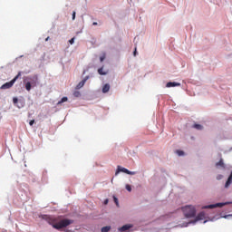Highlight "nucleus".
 Instances as JSON below:
<instances>
[{"label":"nucleus","instance_id":"nucleus-1","mask_svg":"<svg viewBox=\"0 0 232 232\" xmlns=\"http://www.w3.org/2000/svg\"><path fill=\"white\" fill-rule=\"evenodd\" d=\"M42 218L54 229H63V227H68V226L73 224V220L72 219H63L59 222V219L53 216L44 215Z\"/></svg>","mask_w":232,"mask_h":232},{"label":"nucleus","instance_id":"nucleus-2","mask_svg":"<svg viewBox=\"0 0 232 232\" xmlns=\"http://www.w3.org/2000/svg\"><path fill=\"white\" fill-rule=\"evenodd\" d=\"M182 211L186 218H193L197 215V209L192 205L183 207Z\"/></svg>","mask_w":232,"mask_h":232},{"label":"nucleus","instance_id":"nucleus-3","mask_svg":"<svg viewBox=\"0 0 232 232\" xmlns=\"http://www.w3.org/2000/svg\"><path fill=\"white\" fill-rule=\"evenodd\" d=\"M30 82H27L25 83V90L27 92H30L32 88H35L37 84L39 83V77L37 75L33 76L32 78H28Z\"/></svg>","mask_w":232,"mask_h":232},{"label":"nucleus","instance_id":"nucleus-4","mask_svg":"<svg viewBox=\"0 0 232 232\" xmlns=\"http://www.w3.org/2000/svg\"><path fill=\"white\" fill-rule=\"evenodd\" d=\"M20 77H21V72H19L17 73V75L13 80H11L8 82L4 83L1 86V90H10V88H12V86H14V84H15V81H17Z\"/></svg>","mask_w":232,"mask_h":232},{"label":"nucleus","instance_id":"nucleus-5","mask_svg":"<svg viewBox=\"0 0 232 232\" xmlns=\"http://www.w3.org/2000/svg\"><path fill=\"white\" fill-rule=\"evenodd\" d=\"M126 173L127 175H137L136 171H130L126 168H121V166H118V170L116 171L115 175H119V173Z\"/></svg>","mask_w":232,"mask_h":232},{"label":"nucleus","instance_id":"nucleus-6","mask_svg":"<svg viewBox=\"0 0 232 232\" xmlns=\"http://www.w3.org/2000/svg\"><path fill=\"white\" fill-rule=\"evenodd\" d=\"M227 203H216L212 205L203 206L201 209H214V208H224Z\"/></svg>","mask_w":232,"mask_h":232},{"label":"nucleus","instance_id":"nucleus-7","mask_svg":"<svg viewBox=\"0 0 232 232\" xmlns=\"http://www.w3.org/2000/svg\"><path fill=\"white\" fill-rule=\"evenodd\" d=\"M204 218H206V213L200 212L199 214H198L194 220H191L189 222V224H197L198 220H204Z\"/></svg>","mask_w":232,"mask_h":232},{"label":"nucleus","instance_id":"nucleus-8","mask_svg":"<svg viewBox=\"0 0 232 232\" xmlns=\"http://www.w3.org/2000/svg\"><path fill=\"white\" fill-rule=\"evenodd\" d=\"M216 168H222L223 169H226V164H224L223 159H220V160L216 163Z\"/></svg>","mask_w":232,"mask_h":232},{"label":"nucleus","instance_id":"nucleus-9","mask_svg":"<svg viewBox=\"0 0 232 232\" xmlns=\"http://www.w3.org/2000/svg\"><path fill=\"white\" fill-rule=\"evenodd\" d=\"M166 86L167 88H175V86H180V83L176 82H169Z\"/></svg>","mask_w":232,"mask_h":232},{"label":"nucleus","instance_id":"nucleus-10","mask_svg":"<svg viewBox=\"0 0 232 232\" xmlns=\"http://www.w3.org/2000/svg\"><path fill=\"white\" fill-rule=\"evenodd\" d=\"M131 227H133L132 225H124L119 228V231L121 232L128 231V229H131Z\"/></svg>","mask_w":232,"mask_h":232},{"label":"nucleus","instance_id":"nucleus-11","mask_svg":"<svg viewBox=\"0 0 232 232\" xmlns=\"http://www.w3.org/2000/svg\"><path fill=\"white\" fill-rule=\"evenodd\" d=\"M231 184H232V171L225 184V188H229V186H231Z\"/></svg>","mask_w":232,"mask_h":232},{"label":"nucleus","instance_id":"nucleus-12","mask_svg":"<svg viewBox=\"0 0 232 232\" xmlns=\"http://www.w3.org/2000/svg\"><path fill=\"white\" fill-rule=\"evenodd\" d=\"M110 92V83H106L102 87V93H108Z\"/></svg>","mask_w":232,"mask_h":232},{"label":"nucleus","instance_id":"nucleus-13","mask_svg":"<svg viewBox=\"0 0 232 232\" xmlns=\"http://www.w3.org/2000/svg\"><path fill=\"white\" fill-rule=\"evenodd\" d=\"M84 84H86V80H82V82H80L76 86V90H81V88H82Z\"/></svg>","mask_w":232,"mask_h":232},{"label":"nucleus","instance_id":"nucleus-14","mask_svg":"<svg viewBox=\"0 0 232 232\" xmlns=\"http://www.w3.org/2000/svg\"><path fill=\"white\" fill-rule=\"evenodd\" d=\"M98 73L100 75H107L108 72H104V68L101 67L100 69H98Z\"/></svg>","mask_w":232,"mask_h":232},{"label":"nucleus","instance_id":"nucleus-15","mask_svg":"<svg viewBox=\"0 0 232 232\" xmlns=\"http://www.w3.org/2000/svg\"><path fill=\"white\" fill-rule=\"evenodd\" d=\"M67 101H68V97L62 98L61 101H59L57 102V106H61V104H63V102H67Z\"/></svg>","mask_w":232,"mask_h":232},{"label":"nucleus","instance_id":"nucleus-16","mask_svg":"<svg viewBox=\"0 0 232 232\" xmlns=\"http://www.w3.org/2000/svg\"><path fill=\"white\" fill-rule=\"evenodd\" d=\"M192 127L195 128V130H204V127L202 125L197 123H195Z\"/></svg>","mask_w":232,"mask_h":232},{"label":"nucleus","instance_id":"nucleus-17","mask_svg":"<svg viewBox=\"0 0 232 232\" xmlns=\"http://www.w3.org/2000/svg\"><path fill=\"white\" fill-rule=\"evenodd\" d=\"M110 229H111V227L110 226L103 227H102V232H110Z\"/></svg>","mask_w":232,"mask_h":232},{"label":"nucleus","instance_id":"nucleus-18","mask_svg":"<svg viewBox=\"0 0 232 232\" xmlns=\"http://www.w3.org/2000/svg\"><path fill=\"white\" fill-rule=\"evenodd\" d=\"M73 95H74V97H81V92L75 91V92H73Z\"/></svg>","mask_w":232,"mask_h":232},{"label":"nucleus","instance_id":"nucleus-19","mask_svg":"<svg viewBox=\"0 0 232 232\" xmlns=\"http://www.w3.org/2000/svg\"><path fill=\"white\" fill-rule=\"evenodd\" d=\"M177 154L179 155V157H182V155H184V151L183 150H177Z\"/></svg>","mask_w":232,"mask_h":232},{"label":"nucleus","instance_id":"nucleus-20","mask_svg":"<svg viewBox=\"0 0 232 232\" xmlns=\"http://www.w3.org/2000/svg\"><path fill=\"white\" fill-rule=\"evenodd\" d=\"M13 102H14V104H17V102H19V99H17V98H13Z\"/></svg>","mask_w":232,"mask_h":232},{"label":"nucleus","instance_id":"nucleus-21","mask_svg":"<svg viewBox=\"0 0 232 232\" xmlns=\"http://www.w3.org/2000/svg\"><path fill=\"white\" fill-rule=\"evenodd\" d=\"M69 43H70V44H73V43H75V37L69 40Z\"/></svg>","mask_w":232,"mask_h":232},{"label":"nucleus","instance_id":"nucleus-22","mask_svg":"<svg viewBox=\"0 0 232 232\" xmlns=\"http://www.w3.org/2000/svg\"><path fill=\"white\" fill-rule=\"evenodd\" d=\"M125 188H126L127 191H131V186L126 185Z\"/></svg>","mask_w":232,"mask_h":232},{"label":"nucleus","instance_id":"nucleus-23","mask_svg":"<svg viewBox=\"0 0 232 232\" xmlns=\"http://www.w3.org/2000/svg\"><path fill=\"white\" fill-rule=\"evenodd\" d=\"M113 198H114V202H115L116 206H119V199L115 197H113Z\"/></svg>","mask_w":232,"mask_h":232},{"label":"nucleus","instance_id":"nucleus-24","mask_svg":"<svg viewBox=\"0 0 232 232\" xmlns=\"http://www.w3.org/2000/svg\"><path fill=\"white\" fill-rule=\"evenodd\" d=\"M34 123H35V120H31L29 122L30 126H34Z\"/></svg>","mask_w":232,"mask_h":232},{"label":"nucleus","instance_id":"nucleus-25","mask_svg":"<svg viewBox=\"0 0 232 232\" xmlns=\"http://www.w3.org/2000/svg\"><path fill=\"white\" fill-rule=\"evenodd\" d=\"M72 21H75V11L72 12Z\"/></svg>","mask_w":232,"mask_h":232},{"label":"nucleus","instance_id":"nucleus-26","mask_svg":"<svg viewBox=\"0 0 232 232\" xmlns=\"http://www.w3.org/2000/svg\"><path fill=\"white\" fill-rule=\"evenodd\" d=\"M104 59H106V57H105V56H102V57H100V61H101V63H102V61H104Z\"/></svg>","mask_w":232,"mask_h":232},{"label":"nucleus","instance_id":"nucleus-27","mask_svg":"<svg viewBox=\"0 0 232 232\" xmlns=\"http://www.w3.org/2000/svg\"><path fill=\"white\" fill-rule=\"evenodd\" d=\"M133 55H134V56L137 55V47H135V50H134V52H133Z\"/></svg>","mask_w":232,"mask_h":232},{"label":"nucleus","instance_id":"nucleus-28","mask_svg":"<svg viewBox=\"0 0 232 232\" xmlns=\"http://www.w3.org/2000/svg\"><path fill=\"white\" fill-rule=\"evenodd\" d=\"M220 179H222V175H218V176L217 177V179H218V180H220Z\"/></svg>","mask_w":232,"mask_h":232},{"label":"nucleus","instance_id":"nucleus-29","mask_svg":"<svg viewBox=\"0 0 232 232\" xmlns=\"http://www.w3.org/2000/svg\"><path fill=\"white\" fill-rule=\"evenodd\" d=\"M108 202H109L108 199H105V200H104V204H105V205L108 204Z\"/></svg>","mask_w":232,"mask_h":232},{"label":"nucleus","instance_id":"nucleus-30","mask_svg":"<svg viewBox=\"0 0 232 232\" xmlns=\"http://www.w3.org/2000/svg\"><path fill=\"white\" fill-rule=\"evenodd\" d=\"M94 26H97V22L92 23Z\"/></svg>","mask_w":232,"mask_h":232},{"label":"nucleus","instance_id":"nucleus-31","mask_svg":"<svg viewBox=\"0 0 232 232\" xmlns=\"http://www.w3.org/2000/svg\"><path fill=\"white\" fill-rule=\"evenodd\" d=\"M48 39H50V37H49V36L45 39V41H48Z\"/></svg>","mask_w":232,"mask_h":232},{"label":"nucleus","instance_id":"nucleus-32","mask_svg":"<svg viewBox=\"0 0 232 232\" xmlns=\"http://www.w3.org/2000/svg\"><path fill=\"white\" fill-rule=\"evenodd\" d=\"M207 222H208V221H207V220H205V221H204V224H206Z\"/></svg>","mask_w":232,"mask_h":232}]
</instances>
